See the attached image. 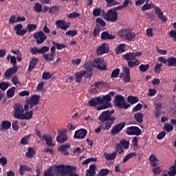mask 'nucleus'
I'll return each mask as SVG.
<instances>
[{
    "label": "nucleus",
    "mask_w": 176,
    "mask_h": 176,
    "mask_svg": "<svg viewBox=\"0 0 176 176\" xmlns=\"http://www.w3.org/2000/svg\"><path fill=\"white\" fill-rule=\"evenodd\" d=\"M14 116L16 118V119H21L23 116V113L24 112V109L23 108V106L21 105L20 104H15L14 107Z\"/></svg>",
    "instance_id": "obj_11"
},
{
    "label": "nucleus",
    "mask_w": 176,
    "mask_h": 176,
    "mask_svg": "<svg viewBox=\"0 0 176 176\" xmlns=\"http://www.w3.org/2000/svg\"><path fill=\"white\" fill-rule=\"evenodd\" d=\"M124 149H129L130 147V142L126 139H122L119 143Z\"/></svg>",
    "instance_id": "obj_40"
},
{
    "label": "nucleus",
    "mask_w": 176,
    "mask_h": 176,
    "mask_svg": "<svg viewBox=\"0 0 176 176\" xmlns=\"http://www.w3.org/2000/svg\"><path fill=\"white\" fill-rule=\"evenodd\" d=\"M118 12H115L113 10L110 9L108 10L106 14L107 21H111V23H115L118 21Z\"/></svg>",
    "instance_id": "obj_9"
},
{
    "label": "nucleus",
    "mask_w": 176,
    "mask_h": 176,
    "mask_svg": "<svg viewBox=\"0 0 176 176\" xmlns=\"http://www.w3.org/2000/svg\"><path fill=\"white\" fill-rule=\"evenodd\" d=\"M10 127H12V122H10V121H9V120H3L1 122V126L0 129V131L3 133V131H5V130H9V129H10Z\"/></svg>",
    "instance_id": "obj_25"
},
{
    "label": "nucleus",
    "mask_w": 176,
    "mask_h": 176,
    "mask_svg": "<svg viewBox=\"0 0 176 176\" xmlns=\"http://www.w3.org/2000/svg\"><path fill=\"white\" fill-rule=\"evenodd\" d=\"M55 53L56 46L53 45L51 47V54H44L43 56V58H44V60H45L46 61H53L54 60V56H56Z\"/></svg>",
    "instance_id": "obj_17"
},
{
    "label": "nucleus",
    "mask_w": 176,
    "mask_h": 176,
    "mask_svg": "<svg viewBox=\"0 0 176 176\" xmlns=\"http://www.w3.org/2000/svg\"><path fill=\"white\" fill-rule=\"evenodd\" d=\"M9 87V82H0V89L5 91Z\"/></svg>",
    "instance_id": "obj_57"
},
{
    "label": "nucleus",
    "mask_w": 176,
    "mask_h": 176,
    "mask_svg": "<svg viewBox=\"0 0 176 176\" xmlns=\"http://www.w3.org/2000/svg\"><path fill=\"white\" fill-rule=\"evenodd\" d=\"M169 176H175L176 175V169L174 168H169V171L168 172Z\"/></svg>",
    "instance_id": "obj_64"
},
{
    "label": "nucleus",
    "mask_w": 176,
    "mask_h": 176,
    "mask_svg": "<svg viewBox=\"0 0 176 176\" xmlns=\"http://www.w3.org/2000/svg\"><path fill=\"white\" fill-rule=\"evenodd\" d=\"M94 63L97 65V68L100 69V71H107V69H108V67L107 64H105V60L102 58L94 59Z\"/></svg>",
    "instance_id": "obj_12"
},
{
    "label": "nucleus",
    "mask_w": 176,
    "mask_h": 176,
    "mask_svg": "<svg viewBox=\"0 0 176 176\" xmlns=\"http://www.w3.org/2000/svg\"><path fill=\"white\" fill-rule=\"evenodd\" d=\"M10 63L12 64V68H19V67H17V59L16 56H13L10 57Z\"/></svg>",
    "instance_id": "obj_53"
},
{
    "label": "nucleus",
    "mask_w": 176,
    "mask_h": 176,
    "mask_svg": "<svg viewBox=\"0 0 176 176\" xmlns=\"http://www.w3.org/2000/svg\"><path fill=\"white\" fill-rule=\"evenodd\" d=\"M162 67H163V63H157L155 66V74H160L162 72Z\"/></svg>",
    "instance_id": "obj_52"
},
{
    "label": "nucleus",
    "mask_w": 176,
    "mask_h": 176,
    "mask_svg": "<svg viewBox=\"0 0 176 176\" xmlns=\"http://www.w3.org/2000/svg\"><path fill=\"white\" fill-rule=\"evenodd\" d=\"M39 98H41V96L33 95L32 96L31 98L27 101L32 102V104H34V105H38V104H39Z\"/></svg>",
    "instance_id": "obj_30"
},
{
    "label": "nucleus",
    "mask_w": 176,
    "mask_h": 176,
    "mask_svg": "<svg viewBox=\"0 0 176 176\" xmlns=\"http://www.w3.org/2000/svg\"><path fill=\"white\" fill-rule=\"evenodd\" d=\"M98 56H102V54H107L109 53V45L104 43L102 44L96 50Z\"/></svg>",
    "instance_id": "obj_14"
},
{
    "label": "nucleus",
    "mask_w": 176,
    "mask_h": 176,
    "mask_svg": "<svg viewBox=\"0 0 176 176\" xmlns=\"http://www.w3.org/2000/svg\"><path fill=\"white\" fill-rule=\"evenodd\" d=\"M96 170H97V167L94 164H91L89 166V168L86 170L85 175L86 176H94L96 175Z\"/></svg>",
    "instance_id": "obj_27"
},
{
    "label": "nucleus",
    "mask_w": 176,
    "mask_h": 176,
    "mask_svg": "<svg viewBox=\"0 0 176 176\" xmlns=\"http://www.w3.org/2000/svg\"><path fill=\"white\" fill-rule=\"evenodd\" d=\"M102 41H113L116 38L115 35L111 34L108 31H104L101 34Z\"/></svg>",
    "instance_id": "obj_19"
},
{
    "label": "nucleus",
    "mask_w": 176,
    "mask_h": 176,
    "mask_svg": "<svg viewBox=\"0 0 176 176\" xmlns=\"http://www.w3.org/2000/svg\"><path fill=\"white\" fill-rule=\"evenodd\" d=\"M28 149V151L25 153V155L29 159H32L34 157V155L36 153V151H35L32 147H29Z\"/></svg>",
    "instance_id": "obj_38"
},
{
    "label": "nucleus",
    "mask_w": 176,
    "mask_h": 176,
    "mask_svg": "<svg viewBox=\"0 0 176 176\" xmlns=\"http://www.w3.org/2000/svg\"><path fill=\"white\" fill-rule=\"evenodd\" d=\"M155 117L159 118V116H160V109L163 108V105L162 104L161 102L155 103Z\"/></svg>",
    "instance_id": "obj_36"
},
{
    "label": "nucleus",
    "mask_w": 176,
    "mask_h": 176,
    "mask_svg": "<svg viewBox=\"0 0 176 176\" xmlns=\"http://www.w3.org/2000/svg\"><path fill=\"white\" fill-rule=\"evenodd\" d=\"M92 162H97V158H94V157L88 158L82 162V165L87 166L89 163H91Z\"/></svg>",
    "instance_id": "obj_56"
},
{
    "label": "nucleus",
    "mask_w": 176,
    "mask_h": 176,
    "mask_svg": "<svg viewBox=\"0 0 176 176\" xmlns=\"http://www.w3.org/2000/svg\"><path fill=\"white\" fill-rule=\"evenodd\" d=\"M56 141L58 144L66 142V141H68V135L65 134L63 132H61L60 135L56 137Z\"/></svg>",
    "instance_id": "obj_26"
},
{
    "label": "nucleus",
    "mask_w": 176,
    "mask_h": 176,
    "mask_svg": "<svg viewBox=\"0 0 176 176\" xmlns=\"http://www.w3.org/2000/svg\"><path fill=\"white\" fill-rule=\"evenodd\" d=\"M32 115H34V110H30V111H27L26 113L22 115L21 120H29V119H31L32 118Z\"/></svg>",
    "instance_id": "obj_31"
},
{
    "label": "nucleus",
    "mask_w": 176,
    "mask_h": 176,
    "mask_svg": "<svg viewBox=\"0 0 176 176\" xmlns=\"http://www.w3.org/2000/svg\"><path fill=\"white\" fill-rule=\"evenodd\" d=\"M153 9H155V14H157L161 21H162V23H166V21H167V16H164L162 9H160L159 7H156V6H155Z\"/></svg>",
    "instance_id": "obj_18"
},
{
    "label": "nucleus",
    "mask_w": 176,
    "mask_h": 176,
    "mask_svg": "<svg viewBox=\"0 0 176 176\" xmlns=\"http://www.w3.org/2000/svg\"><path fill=\"white\" fill-rule=\"evenodd\" d=\"M69 148H71V144H63L59 146L58 148V152H60L61 155H65V156H68L69 155V152L67 149H69Z\"/></svg>",
    "instance_id": "obj_20"
},
{
    "label": "nucleus",
    "mask_w": 176,
    "mask_h": 176,
    "mask_svg": "<svg viewBox=\"0 0 176 176\" xmlns=\"http://www.w3.org/2000/svg\"><path fill=\"white\" fill-rule=\"evenodd\" d=\"M168 67H176V58L170 56L168 58Z\"/></svg>",
    "instance_id": "obj_43"
},
{
    "label": "nucleus",
    "mask_w": 176,
    "mask_h": 176,
    "mask_svg": "<svg viewBox=\"0 0 176 176\" xmlns=\"http://www.w3.org/2000/svg\"><path fill=\"white\" fill-rule=\"evenodd\" d=\"M126 133L127 135H141V129L138 126H131L126 128Z\"/></svg>",
    "instance_id": "obj_8"
},
{
    "label": "nucleus",
    "mask_w": 176,
    "mask_h": 176,
    "mask_svg": "<svg viewBox=\"0 0 176 176\" xmlns=\"http://www.w3.org/2000/svg\"><path fill=\"white\" fill-rule=\"evenodd\" d=\"M164 130H166L167 133H171V131L174 130V126L170 124H165Z\"/></svg>",
    "instance_id": "obj_61"
},
{
    "label": "nucleus",
    "mask_w": 176,
    "mask_h": 176,
    "mask_svg": "<svg viewBox=\"0 0 176 176\" xmlns=\"http://www.w3.org/2000/svg\"><path fill=\"white\" fill-rule=\"evenodd\" d=\"M124 127H126V122H120L118 124H116L114 125L111 130V135H116L123 130Z\"/></svg>",
    "instance_id": "obj_7"
},
{
    "label": "nucleus",
    "mask_w": 176,
    "mask_h": 176,
    "mask_svg": "<svg viewBox=\"0 0 176 176\" xmlns=\"http://www.w3.org/2000/svg\"><path fill=\"white\" fill-rule=\"evenodd\" d=\"M124 60L126 61H131L133 60H135V55L134 52H128L122 56Z\"/></svg>",
    "instance_id": "obj_29"
},
{
    "label": "nucleus",
    "mask_w": 176,
    "mask_h": 176,
    "mask_svg": "<svg viewBox=\"0 0 176 176\" xmlns=\"http://www.w3.org/2000/svg\"><path fill=\"white\" fill-rule=\"evenodd\" d=\"M155 8V4L151 2L150 3H146L141 8L142 12H146V10H151V9H153Z\"/></svg>",
    "instance_id": "obj_33"
},
{
    "label": "nucleus",
    "mask_w": 176,
    "mask_h": 176,
    "mask_svg": "<svg viewBox=\"0 0 176 176\" xmlns=\"http://www.w3.org/2000/svg\"><path fill=\"white\" fill-rule=\"evenodd\" d=\"M33 36L34 39H36L37 45H41V43H43V42H45V41L47 39V36H45V33L42 31L34 33Z\"/></svg>",
    "instance_id": "obj_10"
},
{
    "label": "nucleus",
    "mask_w": 176,
    "mask_h": 176,
    "mask_svg": "<svg viewBox=\"0 0 176 176\" xmlns=\"http://www.w3.org/2000/svg\"><path fill=\"white\" fill-rule=\"evenodd\" d=\"M66 35H68L69 36H76L78 35V31L77 30H69L66 32Z\"/></svg>",
    "instance_id": "obj_62"
},
{
    "label": "nucleus",
    "mask_w": 176,
    "mask_h": 176,
    "mask_svg": "<svg viewBox=\"0 0 176 176\" xmlns=\"http://www.w3.org/2000/svg\"><path fill=\"white\" fill-rule=\"evenodd\" d=\"M80 14L76 12H73L68 15L69 19H76V17H80Z\"/></svg>",
    "instance_id": "obj_63"
},
{
    "label": "nucleus",
    "mask_w": 176,
    "mask_h": 176,
    "mask_svg": "<svg viewBox=\"0 0 176 176\" xmlns=\"http://www.w3.org/2000/svg\"><path fill=\"white\" fill-rule=\"evenodd\" d=\"M102 105L97 107V111H102V109H108L112 108V104L109 103L112 101V98L110 96L106 95L100 98Z\"/></svg>",
    "instance_id": "obj_5"
},
{
    "label": "nucleus",
    "mask_w": 176,
    "mask_h": 176,
    "mask_svg": "<svg viewBox=\"0 0 176 176\" xmlns=\"http://www.w3.org/2000/svg\"><path fill=\"white\" fill-rule=\"evenodd\" d=\"M38 61H39V60L38 59V58H32L30 62V65H29L28 71L29 72H31L32 71H33L34 69L35 68V67H36V64H38Z\"/></svg>",
    "instance_id": "obj_28"
},
{
    "label": "nucleus",
    "mask_w": 176,
    "mask_h": 176,
    "mask_svg": "<svg viewBox=\"0 0 176 176\" xmlns=\"http://www.w3.org/2000/svg\"><path fill=\"white\" fill-rule=\"evenodd\" d=\"M43 138L45 141L46 144L49 146H56V144L53 143V137L50 135L43 134Z\"/></svg>",
    "instance_id": "obj_24"
},
{
    "label": "nucleus",
    "mask_w": 176,
    "mask_h": 176,
    "mask_svg": "<svg viewBox=\"0 0 176 176\" xmlns=\"http://www.w3.org/2000/svg\"><path fill=\"white\" fill-rule=\"evenodd\" d=\"M133 118L138 123H142L144 122V114L142 113H136L134 114Z\"/></svg>",
    "instance_id": "obj_32"
},
{
    "label": "nucleus",
    "mask_w": 176,
    "mask_h": 176,
    "mask_svg": "<svg viewBox=\"0 0 176 176\" xmlns=\"http://www.w3.org/2000/svg\"><path fill=\"white\" fill-rule=\"evenodd\" d=\"M120 78H124L123 81L125 83H130V82H131V76L130 75V69L129 67H125L124 70V74L121 73Z\"/></svg>",
    "instance_id": "obj_15"
},
{
    "label": "nucleus",
    "mask_w": 176,
    "mask_h": 176,
    "mask_svg": "<svg viewBox=\"0 0 176 176\" xmlns=\"http://www.w3.org/2000/svg\"><path fill=\"white\" fill-rule=\"evenodd\" d=\"M101 97L98 96L94 98H92L89 100L88 104L89 107H97L98 105H101Z\"/></svg>",
    "instance_id": "obj_23"
},
{
    "label": "nucleus",
    "mask_w": 176,
    "mask_h": 176,
    "mask_svg": "<svg viewBox=\"0 0 176 176\" xmlns=\"http://www.w3.org/2000/svg\"><path fill=\"white\" fill-rule=\"evenodd\" d=\"M101 12H102V10L101 8H96L94 9L93 16H94V17H98V16L101 15Z\"/></svg>",
    "instance_id": "obj_51"
},
{
    "label": "nucleus",
    "mask_w": 176,
    "mask_h": 176,
    "mask_svg": "<svg viewBox=\"0 0 176 176\" xmlns=\"http://www.w3.org/2000/svg\"><path fill=\"white\" fill-rule=\"evenodd\" d=\"M134 156H137V153L135 152H132L129 153L128 155H126V157L122 160V163H127L130 159L132 157H134Z\"/></svg>",
    "instance_id": "obj_44"
},
{
    "label": "nucleus",
    "mask_w": 176,
    "mask_h": 176,
    "mask_svg": "<svg viewBox=\"0 0 176 176\" xmlns=\"http://www.w3.org/2000/svg\"><path fill=\"white\" fill-rule=\"evenodd\" d=\"M14 93H16V87H12L8 89L6 92L7 98H12L14 96Z\"/></svg>",
    "instance_id": "obj_37"
},
{
    "label": "nucleus",
    "mask_w": 176,
    "mask_h": 176,
    "mask_svg": "<svg viewBox=\"0 0 176 176\" xmlns=\"http://www.w3.org/2000/svg\"><path fill=\"white\" fill-rule=\"evenodd\" d=\"M34 12L36 13H41L42 12V4L36 3L33 7Z\"/></svg>",
    "instance_id": "obj_46"
},
{
    "label": "nucleus",
    "mask_w": 176,
    "mask_h": 176,
    "mask_svg": "<svg viewBox=\"0 0 176 176\" xmlns=\"http://www.w3.org/2000/svg\"><path fill=\"white\" fill-rule=\"evenodd\" d=\"M107 8H112V6H117V5H120V3L116 1V0H106Z\"/></svg>",
    "instance_id": "obj_45"
},
{
    "label": "nucleus",
    "mask_w": 176,
    "mask_h": 176,
    "mask_svg": "<svg viewBox=\"0 0 176 176\" xmlns=\"http://www.w3.org/2000/svg\"><path fill=\"white\" fill-rule=\"evenodd\" d=\"M118 35L122 38V39H125V41H131L134 38H135V34L130 29H122L120 30Z\"/></svg>",
    "instance_id": "obj_6"
},
{
    "label": "nucleus",
    "mask_w": 176,
    "mask_h": 176,
    "mask_svg": "<svg viewBox=\"0 0 176 176\" xmlns=\"http://www.w3.org/2000/svg\"><path fill=\"white\" fill-rule=\"evenodd\" d=\"M17 71H19V68H16V67H10L4 73V76L6 79L12 78V76H13V75H14V74H16Z\"/></svg>",
    "instance_id": "obj_22"
},
{
    "label": "nucleus",
    "mask_w": 176,
    "mask_h": 176,
    "mask_svg": "<svg viewBox=\"0 0 176 176\" xmlns=\"http://www.w3.org/2000/svg\"><path fill=\"white\" fill-rule=\"evenodd\" d=\"M56 25L57 28H60L61 30H64V31H67L71 27V23L66 22L64 20H58L56 22Z\"/></svg>",
    "instance_id": "obj_16"
},
{
    "label": "nucleus",
    "mask_w": 176,
    "mask_h": 176,
    "mask_svg": "<svg viewBox=\"0 0 176 176\" xmlns=\"http://www.w3.org/2000/svg\"><path fill=\"white\" fill-rule=\"evenodd\" d=\"M87 74L86 71L82 70L74 74V80L76 83H80L83 79V76Z\"/></svg>",
    "instance_id": "obj_21"
},
{
    "label": "nucleus",
    "mask_w": 176,
    "mask_h": 176,
    "mask_svg": "<svg viewBox=\"0 0 176 176\" xmlns=\"http://www.w3.org/2000/svg\"><path fill=\"white\" fill-rule=\"evenodd\" d=\"M86 135H87V130L85 129H80L75 131L74 138L76 140H85Z\"/></svg>",
    "instance_id": "obj_13"
},
{
    "label": "nucleus",
    "mask_w": 176,
    "mask_h": 176,
    "mask_svg": "<svg viewBox=\"0 0 176 176\" xmlns=\"http://www.w3.org/2000/svg\"><path fill=\"white\" fill-rule=\"evenodd\" d=\"M100 176H107L109 174V170L108 168H102L98 173Z\"/></svg>",
    "instance_id": "obj_55"
},
{
    "label": "nucleus",
    "mask_w": 176,
    "mask_h": 176,
    "mask_svg": "<svg viewBox=\"0 0 176 176\" xmlns=\"http://www.w3.org/2000/svg\"><path fill=\"white\" fill-rule=\"evenodd\" d=\"M120 74V69H115L111 73V78H118Z\"/></svg>",
    "instance_id": "obj_59"
},
{
    "label": "nucleus",
    "mask_w": 176,
    "mask_h": 176,
    "mask_svg": "<svg viewBox=\"0 0 176 176\" xmlns=\"http://www.w3.org/2000/svg\"><path fill=\"white\" fill-rule=\"evenodd\" d=\"M126 52V44H120L116 48V54H122Z\"/></svg>",
    "instance_id": "obj_34"
},
{
    "label": "nucleus",
    "mask_w": 176,
    "mask_h": 176,
    "mask_svg": "<svg viewBox=\"0 0 176 176\" xmlns=\"http://www.w3.org/2000/svg\"><path fill=\"white\" fill-rule=\"evenodd\" d=\"M116 156H118V153H116V152H113L111 154L104 153L106 160H115V159H116Z\"/></svg>",
    "instance_id": "obj_41"
},
{
    "label": "nucleus",
    "mask_w": 176,
    "mask_h": 176,
    "mask_svg": "<svg viewBox=\"0 0 176 176\" xmlns=\"http://www.w3.org/2000/svg\"><path fill=\"white\" fill-rule=\"evenodd\" d=\"M30 138H31V134L22 138L21 140V144L22 145L28 144V140H30Z\"/></svg>",
    "instance_id": "obj_48"
},
{
    "label": "nucleus",
    "mask_w": 176,
    "mask_h": 176,
    "mask_svg": "<svg viewBox=\"0 0 176 176\" xmlns=\"http://www.w3.org/2000/svg\"><path fill=\"white\" fill-rule=\"evenodd\" d=\"M135 60H129L128 62V67L130 68H134V67H138L140 64H141V62L138 60V59H134Z\"/></svg>",
    "instance_id": "obj_39"
},
{
    "label": "nucleus",
    "mask_w": 176,
    "mask_h": 176,
    "mask_svg": "<svg viewBox=\"0 0 176 176\" xmlns=\"http://www.w3.org/2000/svg\"><path fill=\"white\" fill-rule=\"evenodd\" d=\"M127 100H128V102H129L130 104H131V105H133L134 104H137V102L140 101V99H138V98H137L136 96H129L127 97Z\"/></svg>",
    "instance_id": "obj_42"
},
{
    "label": "nucleus",
    "mask_w": 176,
    "mask_h": 176,
    "mask_svg": "<svg viewBox=\"0 0 176 176\" xmlns=\"http://www.w3.org/2000/svg\"><path fill=\"white\" fill-rule=\"evenodd\" d=\"M54 167L55 176H79L78 173H74V170H76V168L73 166L60 164L55 165Z\"/></svg>",
    "instance_id": "obj_2"
},
{
    "label": "nucleus",
    "mask_w": 176,
    "mask_h": 176,
    "mask_svg": "<svg viewBox=\"0 0 176 176\" xmlns=\"http://www.w3.org/2000/svg\"><path fill=\"white\" fill-rule=\"evenodd\" d=\"M113 113H115V110H107L103 111L99 116V120L101 124V126L102 127V130H109L112 127V124H113V122L116 120L115 116H112Z\"/></svg>",
    "instance_id": "obj_1"
},
{
    "label": "nucleus",
    "mask_w": 176,
    "mask_h": 176,
    "mask_svg": "<svg viewBox=\"0 0 176 176\" xmlns=\"http://www.w3.org/2000/svg\"><path fill=\"white\" fill-rule=\"evenodd\" d=\"M116 153H119V155H122L123 152H124V150H123V147L120 144V143L117 144L115 146Z\"/></svg>",
    "instance_id": "obj_47"
},
{
    "label": "nucleus",
    "mask_w": 176,
    "mask_h": 176,
    "mask_svg": "<svg viewBox=\"0 0 176 176\" xmlns=\"http://www.w3.org/2000/svg\"><path fill=\"white\" fill-rule=\"evenodd\" d=\"M31 168H30L29 166H27V165H21L19 170V173L20 174V175H24L25 173L24 171H31Z\"/></svg>",
    "instance_id": "obj_35"
},
{
    "label": "nucleus",
    "mask_w": 176,
    "mask_h": 176,
    "mask_svg": "<svg viewBox=\"0 0 176 176\" xmlns=\"http://www.w3.org/2000/svg\"><path fill=\"white\" fill-rule=\"evenodd\" d=\"M149 64L144 65L142 64L139 66V69L141 72H146L149 69Z\"/></svg>",
    "instance_id": "obj_50"
},
{
    "label": "nucleus",
    "mask_w": 176,
    "mask_h": 176,
    "mask_svg": "<svg viewBox=\"0 0 176 176\" xmlns=\"http://www.w3.org/2000/svg\"><path fill=\"white\" fill-rule=\"evenodd\" d=\"M100 32H101V28H100V26H97L96 25V27L93 32L94 36H95V38H97V36L100 35Z\"/></svg>",
    "instance_id": "obj_58"
},
{
    "label": "nucleus",
    "mask_w": 176,
    "mask_h": 176,
    "mask_svg": "<svg viewBox=\"0 0 176 176\" xmlns=\"http://www.w3.org/2000/svg\"><path fill=\"white\" fill-rule=\"evenodd\" d=\"M114 104L118 108H120L122 109H129L131 105L126 102L124 100V96L122 95H116L115 96Z\"/></svg>",
    "instance_id": "obj_4"
},
{
    "label": "nucleus",
    "mask_w": 176,
    "mask_h": 176,
    "mask_svg": "<svg viewBox=\"0 0 176 176\" xmlns=\"http://www.w3.org/2000/svg\"><path fill=\"white\" fill-rule=\"evenodd\" d=\"M43 79L47 80L52 78V74L49 72H45L43 73Z\"/></svg>",
    "instance_id": "obj_60"
},
{
    "label": "nucleus",
    "mask_w": 176,
    "mask_h": 176,
    "mask_svg": "<svg viewBox=\"0 0 176 176\" xmlns=\"http://www.w3.org/2000/svg\"><path fill=\"white\" fill-rule=\"evenodd\" d=\"M52 43L54 46H56L57 50H63V49H65L67 47L65 44H60L58 43H56V41H53Z\"/></svg>",
    "instance_id": "obj_49"
},
{
    "label": "nucleus",
    "mask_w": 176,
    "mask_h": 176,
    "mask_svg": "<svg viewBox=\"0 0 176 176\" xmlns=\"http://www.w3.org/2000/svg\"><path fill=\"white\" fill-rule=\"evenodd\" d=\"M37 25L36 24L30 23L27 25V28H23V24L19 23L14 26V30L16 31V35H19L20 36H24L27 32H32V31H35L36 30Z\"/></svg>",
    "instance_id": "obj_3"
},
{
    "label": "nucleus",
    "mask_w": 176,
    "mask_h": 176,
    "mask_svg": "<svg viewBox=\"0 0 176 176\" xmlns=\"http://www.w3.org/2000/svg\"><path fill=\"white\" fill-rule=\"evenodd\" d=\"M44 176H54L53 173V168L50 167L44 172Z\"/></svg>",
    "instance_id": "obj_54"
}]
</instances>
